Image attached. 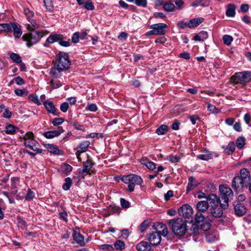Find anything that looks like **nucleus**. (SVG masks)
<instances>
[{"instance_id": "nucleus-46", "label": "nucleus", "mask_w": 251, "mask_h": 251, "mask_svg": "<svg viewBox=\"0 0 251 251\" xmlns=\"http://www.w3.org/2000/svg\"><path fill=\"white\" fill-rule=\"evenodd\" d=\"M28 99L29 100L32 101V102H33L38 105H40L41 104V103L40 102L38 99V96L35 94H30L28 97Z\"/></svg>"}, {"instance_id": "nucleus-25", "label": "nucleus", "mask_w": 251, "mask_h": 251, "mask_svg": "<svg viewBox=\"0 0 251 251\" xmlns=\"http://www.w3.org/2000/svg\"><path fill=\"white\" fill-rule=\"evenodd\" d=\"M236 6L234 4H228L226 6V15L228 17H234L235 15Z\"/></svg>"}, {"instance_id": "nucleus-17", "label": "nucleus", "mask_w": 251, "mask_h": 251, "mask_svg": "<svg viewBox=\"0 0 251 251\" xmlns=\"http://www.w3.org/2000/svg\"><path fill=\"white\" fill-rule=\"evenodd\" d=\"M207 201H209L211 204V207H214V206H218V203L221 205V202H222L220 200V197L218 198L217 195L214 194H210L208 195Z\"/></svg>"}, {"instance_id": "nucleus-57", "label": "nucleus", "mask_w": 251, "mask_h": 251, "mask_svg": "<svg viewBox=\"0 0 251 251\" xmlns=\"http://www.w3.org/2000/svg\"><path fill=\"white\" fill-rule=\"evenodd\" d=\"M72 125L76 129L79 130H84V126L82 125L79 124L76 122H74L71 123Z\"/></svg>"}, {"instance_id": "nucleus-11", "label": "nucleus", "mask_w": 251, "mask_h": 251, "mask_svg": "<svg viewBox=\"0 0 251 251\" xmlns=\"http://www.w3.org/2000/svg\"><path fill=\"white\" fill-rule=\"evenodd\" d=\"M178 213L180 216L189 219L192 216L193 210L190 205L186 204L183 205L178 209Z\"/></svg>"}, {"instance_id": "nucleus-7", "label": "nucleus", "mask_w": 251, "mask_h": 251, "mask_svg": "<svg viewBox=\"0 0 251 251\" xmlns=\"http://www.w3.org/2000/svg\"><path fill=\"white\" fill-rule=\"evenodd\" d=\"M122 180L125 183L128 184V188L129 192H133L135 185H140L142 184L143 180L139 176L130 174L123 176Z\"/></svg>"}, {"instance_id": "nucleus-13", "label": "nucleus", "mask_w": 251, "mask_h": 251, "mask_svg": "<svg viewBox=\"0 0 251 251\" xmlns=\"http://www.w3.org/2000/svg\"><path fill=\"white\" fill-rule=\"evenodd\" d=\"M64 132V130L61 126L57 127V129L55 130H50L44 133V136L48 139H51L54 137L58 136L61 133Z\"/></svg>"}, {"instance_id": "nucleus-12", "label": "nucleus", "mask_w": 251, "mask_h": 251, "mask_svg": "<svg viewBox=\"0 0 251 251\" xmlns=\"http://www.w3.org/2000/svg\"><path fill=\"white\" fill-rule=\"evenodd\" d=\"M245 182L239 176H236L232 180V187L236 192H241L243 189Z\"/></svg>"}, {"instance_id": "nucleus-37", "label": "nucleus", "mask_w": 251, "mask_h": 251, "mask_svg": "<svg viewBox=\"0 0 251 251\" xmlns=\"http://www.w3.org/2000/svg\"><path fill=\"white\" fill-rule=\"evenodd\" d=\"M169 127L167 125H162L156 130V133L158 135L165 134L168 131Z\"/></svg>"}, {"instance_id": "nucleus-40", "label": "nucleus", "mask_w": 251, "mask_h": 251, "mask_svg": "<svg viewBox=\"0 0 251 251\" xmlns=\"http://www.w3.org/2000/svg\"><path fill=\"white\" fill-rule=\"evenodd\" d=\"M35 197V193L31 189H28L27 191L25 197V199L26 201H30L32 200Z\"/></svg>"}, {"instance_id": "nucleus-56", "label": "nucleus", "mask_w": 251, "mask_h": 251, "mask_svg": "<svg viewBox=\"0 0 251 251\" xmlns=\"http://www.w3.org/2000/svg\"><path fill=\"white\" fill-rule=\"evenodd\" d=\"M207 109L208 110L212 112L213 113H218L220 111V110L218 108H217L215 106L211 104H208Z\"/></svg>"}, {"instance_id": "nucleus-42", "label": "nucleus", "mask_w": 251, "mask_h": 251, "mask_svg": "<svg viewBox=\"0 0 251 251\" xmlns=\"http://www.w3.org/2000/svg\"><path fill=\"white\" fill-rule=\"evenodd\" d=\"M10 58L15 63H20L22 62V58L20 56L15 53H11L10 55Z\"/></svg>"}, {"instance_id": "nucleus-5", "label": "nucleus", "mask_w": 251, "mask_h": 251, "mask_svg": "<svg viewBox=\"0 0 251 251\" xmlns=\"http://www.w3.org/2000/svg\"><path fill=\"white\" fill-rule=\"evenodd\" d=\"M71 65V61L69 59L67 53L60 51L56 56L55 67L58 72H61L68 70Z\"/></svg>"}, {"instance_id": "nucleus-19", "label": "nucleus", "mask_w": 251, "mask_h": 251, "mask_svg": "<svg viewBox=\"0 0 251 251\" xmlns=\"http://www.w3.org/2000/svg\"><path fill=\"white\" fill-rule=\"evenodd\" d=\"M43 103L49 112L52 113L55 116L59 115L60 113L57 111L52 102L45 100Z\"/></svg>"}, {"instance_id": "nucleus-52", "label": "nucleus", "mask_w": 251, "mask_h": 251, "mask_svg": "<svg viewBox=\"0 0 251 251\" xmlns=\"http://www.w3.org/2000/svg\"><path fill=\"white\" fill-rule=\"evenodd\" d=\"M24 14L26 16L28 20L32 19L34 16V13L33 11L30 10L28 8H24Z\"/></svg>"}, {"instance_id": "nucleus-22", "label": "nucleus", "mask_w": 251, "mask_h": 251, "mask_svg": "<svg viewBox=\"0 0 251 251\" xmlns=\"http://www.w3.org/2000/svg\"><path fill=\"white\" fill-rule=\"evenodd\" d=\"M73 236L74 240L81 247H83L85 245L84 237L79 232H74Z\"/></svg>"}, {"instance_id": "nucleus-64", "label": "nucleus", "mask_w": 251, "mask_h": 251, "mask_svg": "<svg viewBox=\"0 0 251 251\" xmlns=\"http://www.w3.org/2000/svg\"><path fill=\"white\" fill-rule=\"evenodd\" d=\"M191 122H192L193 125H195L196 124V121L198 120H200V118L197 115H193L190 116L189 117Z\"/></svg>"}, {"instance_id": "nucleus-21", "label": "nucleus", "mask_w": 251, "mask_h": 251, "mask_svg": "<svg viewBox=\"0 0 251 251\" xmlns=\"http://www.w3.org/2000/svg\"><path fill=\"white\" fill-rule=\"evenodd\" d=\"M210 207V213L212 216L216 218L221 217L223 214V210L224 209L221 206L220 207H219L218 205Z\"/></svg>"}, {"instance_id": "nucleus-9", "label": "nucleus", "mask_w": 251, "mask_h": 251, "mask_svg": "<svg viewBox=\"0 0 251 251\" xmlns=\"http://www.w3.org/2000/svg\"><path fill=\"white\" fill-rule=\"evenodd\" d=\"M168 27V25L164 23H159L151 25L150 28L152 30L147 32L145 35L147 36L154 35H163L166 33V29Z\"/></svg>"}, {"instance_id": "nucleus-61", "label": "nucleus", "mask_w": 251, "mask_h": 251, "mask_svg": "<svg viewBox=\"0 0 251 251\" xmlns=\"http://www.w3.org/2000/svg\"><path fill=\"white\" fill-rule=\"evenodd\" d=\"M79 38H80L79 33L77 32L74 33L72 37V42L77 43L79 41Z\"/></svg>"}, {"instance_id": "nucleus-2", "label": "nucleus", "mask_w": 251, "mask_h": 251, "mask_svg": "<svg viewBox=\"0 0 251 251\" xmlns=\"http://www.w3.org/2000/svg\"><path fill=\"white\" fill-rule=\"evenodd\" d=\"M220 200L222 202H221V206L224 209H227L228 207L229 201L233 199V192L231 189L226 185H220Z\"/></svg>"}, {"instance_id": "nucleus-28", "label": "nucleus", "mask_w": 251, "mask_h": 251, "mask_svg": "<svg viewBox=\"0 0 251 251\" xmlns=\"http://www.w3.org/2000/svg\"><path fill=\"white\" fill-rule=\"evenodd\" d=\"M210 0H196L191 4V5L192 6L207 7L210 5Z\"/></svg>"}, {"instance_id": "nucleus-62", "label": "nucleus", "mask_w": 251, "mask_h": 251, "mask_svg": "<svg viewBox=\"0 0 251 251\" xmlns=\"http://www.w3.org/2000/svg\"><path fill=\"white\" fill-rule=\"evenodd\" d=\"M69 108V104L68 102H64L62 103L60 107L61 111L63 112H66Z\"/></svg>"}, {"instance_id": "nucleus-48", "label": "nucleus", "mask_w": 251, "mask_h": 251, "mask_svg": "<svg viewBox=\"0 0 251 251\" xmlns=\"http://www.w3.org/2000/svg\"><path fill=\"white\" fill-rule=\"evenodd\" d=\"M84 7L88 10H93L95 8L93 2L90 0H88L85 2Z\"/></svg>"}, {"instance_id": "nucleus-30", "label": "nucleus", "mask_w": 251, "mask_h": 251, "mask_svg": "<svg viewBox=\"0 0 251 251\" xmlns=\"http://www.w3.org/2000/svg\"><path fill=\"white\" fill-rule=\"evenodd\" d=\"M204 212H201L197 211V212L195 214V221L197 224H200L201 223H203L205 220V216L204 215Z\"/></svg>"}, {"instance_id": "nucleus-50", "label": "nucleus", "mask_w": 251, "mask_h": 251, "mask_svg": "<svg viewBox=\"0 0 251 251\" xmlns=\"http://www.w3.org/2000/svg\"><path fill=\"white\" fill-rule=\"evenodd\" d=\"M211 227V225L209 222H203L200 226V229L206 231L209 230Z\"/></svg>"}, {"instance_id": "nucleus-32", "label": "nucleus", "mask_w": 251, "mask_h": 251, "mask_svg": "<svg viewBox=\"0 0 251 251\" xmlns=\"http://www.w3.org/2000/svg\"><path fill=\"white\" fill-rule=\"evenodd\" d=\"M10 24L12 25V28L13 29L14 36L15 37H20L22 34V31L21 29L18 27L16 24L14 23H10Z\"/></svg>"}, {"instance_id": "nucleus-55", "label": "nucleus", "mask_w": 251, "mask_h": 251, "mask_svg": "<svg viewBox=\"0 0 251 251\" xmlns=\"http://www.w3.org/2000/svg\"><path fill=\"white\" fill-rule=\"evenodd\" d=\"M64 121V119L62 118H57L53 120V121L52 122V124L54 126H57L62 124Z\"/></svg>"}, {"instance_id": "nucleus-33", "label": "nucleus", "mask_w": 251, "mask_h": 251, "mask_svg": "<svg viewBox=\"0 0 251 251\" xmlns=\"http://www.w3.org/2000/svg\"><path fill=\"white\" fill-rule=\"evenodd\" d=\"M29 23L27 24L26 28L28 30L33 31L34 28L39 27V24H37L34 20L31 19L28 20Z\"/></svg>"}, {"instance_id": "nucleus-15", "label": "nucleus", "mask_w": 251, "mask_h": 251, "mask_svg": "<svg viewBox=\"0 0 251 251\" xmlns=\"http://www.w3.org/2000/svg\"><path fill=\"white\" fill-rule=\"evenodd\" d=\"M93 166V163L89 160H87V161L84 162L83 167L80 171V174L81 176L84 177L88 174Z\"/></svg>"}, {"instance_id": "nucleus-43", "label": "nucleus", "mask_w": 251, "mask_h": 251, "mask_svg": "<svg viewBox=\"0 0 251 251\" xmlns=\"http://www.w3.org/2000/svg\"><path fill=\"white\" fill-rule=\"evenodd\" d=\"M99 247L104 251H114V248L111 245L102 244L99 245Z\"/></svg>"}, {"instance_id": "nucleus-39", "label": "nucleus", "mask_w": 251, "mask_h": 251, "mask_svg": "<svg viewBox=\"0 0 251 251\" xmlns=\"http://www.w3.org/2000/svg\"><path fill=\"white\" fill-rule=\"evenodd\" d=\"M44 3L47 10L50 12L53 11L54 6L52 0H44Z\"/></svg>"}, {"instance_id": "nucleus-10", "label": "nucleus", "mask_w": 251, "mask_h": 251, "mask_svg": "<svg viewBox=\"0 0 251 251\" xmlns=\"http://www.w3.org/2000/svg\"><path fill=\"white\" fill-rule=\"evenodd\" d=\"M64 37L62 34H51L47 39L46 42L50 44L53 43L55 42H58L59 44L63 47H68L70 46L69 40L64 41Z\"/></svg>"}, {"instance_id": "nucleus-1", "label": "nucleus", "mask_w": 251, "mask_h": 251, "mask_svg": "<svg viewBox=\"0 0 251 251\" xmlns=\"http://www.w3.org/2000/svg\"><path fill=\"white\" fill-rule=\"evenodd\" d=\"M153 226L156 231L148 234V240L150 244L156 246L161 242V236H166L168 235V231L166 225L162 223H155Z\"/></svg>"}, {"instance_id": "nucleus-63", "label": "nucleus", "mask_w": 251, "mask_h": 251, "mask_svg": "<svg viewBox=\"0 0 251 251\" xmlns=\"http://www.w3.org/2000/svg\"><path fill=\"white\" fill-rule=\"evenodd\" d=\"M189 21L187 22H184L183 21H180L177 23V25L181 28L184 29L186 27H189Z\"/></svg>"}, {"instance_id": "nucleus-44", "label": "nucleus", "mask_w": 251, "mask_h": 251, "mask_svg": "<svg viewBox=\"0 0 251 251\" xmlns=\"http://www.w3.org/2000/svg\"><path fill=\"white\" fill-rule=\"evenodd\" d=\"M125 244L124 242L121 240H117L114 243V248L116 250H122L125 248Z\"/></svg>"}, {"instance_id": "nucleus-18", "label": "nucleus", "mask_w": 251, "mask_h": 251, "mask_svg": "<svg viewBox=\"0 0 251 251\" xmlns=\"http://www.w3.org/2000/svg\"><path fill=\"white\" fill-rule=\"evenodd\" d=\"M209 207V204L207 201H201L196 204L197 211L205 213Z\"/></svg>"}, {"instance_id": "nucleus-31", "label": "nucleus", "mask_w": 251, "mask_h": 251, "mask_svg": "<svg viewBox=\"0 0 251 251\" xmlns=\"http://www.w3.org/2000/svg\"><path fill=\"white\" fill-rule=\"evenodd\" d=\"M235 145L233 142H230L226 147V148L225 149L224 152L225 153L231 155L235 151Z\"/></svg>"}, {"instance_id": "nucleus-51", "label": "nucleus", "mask_w": 251, "mask_h": 251, "mask_svg": "<svg viewBox=\"0 0 251 251\" xmlns=\"http://www.w3.org/2000/svg\"><path fill=\"white\" fill-rule=\"evenodd\" d=\"M134 3L138 6L146 7L147 5V0H134Z\"/></svg>"}, {"instance_id": "nucleus-27", "label": "nucleus", "mask_w": 251, "mask_h": 251, "mask_svg": "<svg viewBox=\"0 0 251 251\" xmlns=\"http://www.w3.org/2000/svg\"><path fill=\"white\" fill-rule=\"evenodd\" d=\"M163 8L166 12H169L173 11L175 8V5L173 0H169L163 4Z\"/></svg>"}, {"instance_id": "nucleus-58", "label": "nucleus", "mask_w": 251, "mask_h": 251, "mask_svg": "<svg viewBox=\"0 0 251 251\" xmlns=\"http://www.w3.org/2000/svg\"><path fill=\"white\" fill-rule=\"evenodd\" d=\"M120 202H121V206L124 208H127L129 207V205H130L129 202L124 198L121 199Z\"/></svg>"}, {"instance_id": "nucleus-47", "label": "nucleus", "mask_w": 251, "mask_h": 251, "mask_svg": "<svg viewBox=\"0 0 251 251\" xmlns=\"http://www.w3.org/2000/svg\"><path fill=\"white\" fill-rule=\"evenodd\" d=\"M59 72H58V70H57L56 68L54 66L53 68H51L50 71V74L51 75V76L52 78H59L61 76V75H60Z\"/></svg>"}, {"instance_id": "nucleus-14", "label": "nucleus", "mask_w": 251, "mask_h": 251, "mask_svg": "<svg viewBox=\"0 0 251 251\" xmlns=\"http://www.w3.org/2000/svg\"><path fill=\"white\" fill-rule=\"evenodd\" d=\"M234 209L235 214L239 216L244 215L247 211L245 206L239 201L234 205Z\"/></svg>"}, {"instance_id": "nucleus-54", "label": "nucleus", "mask_w": 251, "mask_h": 251, "mask_svg": "<svg viewBox=\"0 0 251 251\" xmlns=\"http://www.w3.org/2000/svg\"><path fill=\"white\" fill-rule=\"evenodd\" d=\"M50 85L53 89H57L61 86L62 84L60 81L56 80L54 81L53 80H51L50 82Z\"/></svg>"}, {"instance_id": "nucleus-49", "label": "nucleus", "mask_w": 251, "mask_h": 251, "mask_svg": "<svg viewBox=\"0 0 251 251\" xmlns=\"http://www.w3.org/2000/svg\"><path fill=\"white\" fill-rule=\"evenodd\" d=\"M223 40L225 44L226 45H229L231 44V43L233 40V38L230 35H225L223 37Z\"/></svg>"}, {"instance_id": "nucleus-36", "label": "nucleus", "mask_w": 251, "mask_h": 251, "mask_svg": "<svg viewBox=\"0 0 251 251\" xmlns=\"http://www.w3.org/2000/svg\"><path fill=\"white\" fill-rule=\"evenodd\" d=\"M142 163L145 165L149 169L151 170H153L156 168L155 164L151 161L147 159H143L142 160Z\"/></svg>"}, {"instance_id": "nucleus-59", "label": "nucleus", "mask_w": 251, "mask_h": 251, "mask_svg": "<svg viewBox=\"0 0 251 251\" xmlns=\"http://www.w3.org/2000/svg\"><path fill=\"white\" fill-rule=\"evenodd\" d=\"M110 212L112 214H120L121 212V208L118 206H113L110 208Z\"/></svg>"}, {"instance_id": "nucleus-35", "label": "nucleus", "mask_w": 251, "mask_h": 251, "mask_svg": "<svg viewBox=\"0 0 251 251\" xmlns=\"http://www.w3.org/2000/svg\"><path fill=\"white\" fill-rule=\"evenodd\" d=\"M150 224V221L149 220H146L143 221L138 228V230L140 232H143L149 226Z\"/></svg>"}, {"instance_id": "nucleus-26", "label": "nucleus", "mask_w": 251, "mask_h": 251, "mask_svg": "<svg viewBox=\"0 0 251 251\" xmlns=\"http://www.w3.org/2000/svg\"><path fill=\"white\" fill-rule=\"evenodd\" d=\"M19 131L22 133L23 132L22 130L19 129L17 126L11 124L8 125L5 127V132L8 134H14Z\"/></svg>"}, {"instance_id": "nucleus-20", "label": "nucleus", "mask_w": 251, "mask_h": 251, "mask_svg": "<svg viewBox=\"0 0 251 251\" xmlns=\"http://www.w3.org/2000/svg\"><path fill=\"white\" fill-rule=\"evenodd\" d=\"M218 155L217 153L205 151L203 153L198 155L197 157L200 159L207 161L212 159L213 157H218Z\"/></svg>"}, {"instance_id": "nucleus-4", "label": "nucleus", "mask_w": 251, "mask_h": 251, "mask_svg": "<svg viewBox=\"0 0 251 251\" xmlns=\"http://www.w3.org/2000/svg\"><path fill=\"white\" fill-rule=\"evenodd\" d=\"M230 81L234 85L245 86L251 81V72L247 71L236 73L231 77Z\"/></svg>"}, {"instance_id": "nucleus-34", "label": "nucleus", "mask_w": 251, "mask_h": 251, "mask_svg": "<svg viewBox=\"0 0 251 251\" xmlns=\"http://www.w3.org/2000/svg\"><path fill=\"white\" fill-rule=\"evenodd\" d=\"M48 150L51 153L55 154H61V151L56 146L51 144H48L47 145Z\"/></svg>"}, {"instance_id": "nucleus-24", "label": "nucleus", "mask_w": 251, "mask_h": 251, "mask_svg": "<svg viewBox=\"0 0 251 251\" xmlns=\"http://www.w3.org/2000/svg\"><path fill=\"white\" fill-rule=\"evenodd\" d=\"M239 176L245 182H247L250 180V173L247 168H243L240 170V176Z\"/></svg>"}, {"instance_id": "nucleus-60", "label": "nucleus", "mask_w": 251, "mask_h": 251, "mask_svg": "<svg viewBox=\"0 0 251 251\" xmlns=\"http://www.w3.org/2000/svg\"><path fill=\"white\" fill-rule=\"evenodd\" d=\"M97 109L98 108L97 105L94 103L89 104L86 107V110H88L92 112L96 111Z\"/></svg>"}, {"instance_id": "nucleus-45", "label": "nucleus", "mask_w": 251, "mask_h": 251, "mask_svg": "<svg viewBox=\"0 0 251 251\" xmlns=\"http://www.w3.org/2000/svg\"><path fill=\"white\" fill-rule=\"evenodd\" d=\"M245 144V140L244 137H239L236 142V145L238 149L242 148Z\"/></svg>"}, {"instance_id": "nucleus-41", "label": "nucleus", "mask_w": 251, "mask_h": 251, "mask_svg": "<svg viewBox=\"0 0 251 251\" xmlns=\"http://www.w3.org/2000/svg\"><path fill=\"white\" fill-rule=\"evenodd\" d=\"M72 184V180L70 177H66L65 179V183L63 185L62 188L64 190H68Z\"/></svg>"}, {"instance_id": "nucleus-23", "label": "nucleus", "mask_w": 251, "mask_h": 251, "mask_svg": "<svg viewBox=\"0 0 251 251\" xmlns=\"http://www.w3.org/2000/svg\"><path fill=\"white\" fill-rule=\"evenodd\" d=\"M90 144L89 141L85 140L79 143L78 147L76 148V150L78 151V153H83L86 151L88 148Z\"/></svg>"}, {"instance_id": "nucleus-38", "label": "nucleus", "mask_w": 251, "mask_h": 251, "mask_svg": "<svg viewBox=\"0 0 251 251\" xmlns=\"http://www.w3.org/2000/svg\"><path fill=\"white\" fill-rule=\"evenodd\" d=\"M12 29V25L10 24H0V31H3L5 32H9Z\"/></svg>"}, {"instance_id": "nucleus-29", "label": "nucleus", "mask_w": 251, "mask_h": 251, "mask_svg": "<svg viewBox=\"0 0 251 251\" xmlns=\"http://www.w3.org/2000/svg\"><path fill=\"white\" fill-rule=\"evenodd\" d=\"M204 21L203 18H196L189 21V28L195 27L202 23Z\"/></svg>"}, {"instance_id": "nucleus-53", "label": "nucleus", "mask_w": 251, "mask_h": 251, "mask_svg": "<svg viewBox=\"0 0 251 251\" xmlns=\"http://www.w3.org/2000/svg\"><path fill=\"white\" fill-rule=\"evenodd\" d=\"M61 170L64 173H69L72 171V167L69 164H64L61 166Z\"/></svg>"}, {"instance_id": "nucleus-8", "label": "nucleus", "mask_w": 251, "mask_h": 251, "mask_svg": "<svg viewBox=\"0 0 251 251\" xmlns=\"http://www.w3.org/2000/svg\"><path fill=\"white\" fill-rule=\"evenodd\" d=\"M44 35L43 32L35 31L24 34L22 38L24 41L27 42L26 46L30 48L33 45L37 43Z\"/></svg>"}, {"instance_id": "nucleus-16", "label": "nucleus", "mask_w": 251, "mask_h": 251, "mask_svg": "<svg viewBox=\"0 0 251 251\" xmlns=\"http://www.w3.org/2000/svg\"><path fill=\"white\" fill-rule=\"evenodd\" d=\"M136 249L138 251H152L151 244L144 241L137 244Z\"/></svg>"}, {"instance_id": "nucleus-3", "label": "nucleus", "mask_w": 251, "mask_h": 251, "mask_svg": "<svg viewBox=\"0 0 251 251\" xmlns=\"http://www.w3.org/2000/svg\"><path fill=\"white\" fill-rule=\"evenodd\" d=\"M173 233L177 236L182 237L187 230L185 222L181 218L174 219L168 222Z\"/></svg>"}, {"instance_id": "nucleus-6", "label": "nucleus", "mask_w": 251, "mask_h": 251, "mask_svg": "<svg viewBox=\"0 0 251 251\" xmlns=\"http://www.w3.org/2000/svg\"><path fill=\"white\" fill-rule=\"evenodd\" d=\"M24 145L34 151L42 152V150L40 148V145L35 139L32 132H27L24 136Z\"/></svg>"}]
</instances>
